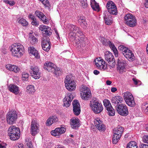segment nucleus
Masks as SVG:
<instances>
[{"instance_id": "f257e3e1", "label": "nucleus", "mask_w": 148, "mask_h": 148, "mask_svg": "<svg viewBox=\"0 0 148 148\" xmlns=\"http://www.w3.org/2000/svg\"><path fill=\"white\" fill-rule=\"evenodd\" d=\"M23 46L19 43H15L11 46L10 51L12 55L17 57H21L24 53Z\"/></svg>"}, {"instance_id": "f03ea898", "label": "nucleus", "mask_w": 148, "mask_h": 148, "mask_svg": "<svg viewBox=\"0 0 148 148\" xmlns=\"http://www.w3.org/2000/svg\"><path fill=\"white\" fill-rule=\"evenodd\" d=\"M73 39V45L76 46L80 51H82L84 49L86 46V38L83 35L80 36H76Z\"/></svg>"}, {"instance_id": "7ed1b4c3", "label": "nucleus", "mask_w": 148, "mask_h": 148, "mask_svg": "<svg viewBox=\"0 0 148 148\" xmlns=\"http://www.w3.org/2000/svg\"><path fill=\"white\" fill-rule=\"evenodd\" d=\"M8 134L10 139L11 140H17L20 136V132L19 129L15 126L12 125L8 128Z\"/></svg>"}, {"instance_id": "20e7f679", "label": "nucleus", "mask_w": 148, "mask_h": 148, "mask_svg": "<svg viewBox=\"0 0 148 148\" xmlns=\"http://www.w3.org/2000/svg\"><path fill=\"white\" fill-rule=\"evenodd\" d=\"M90 106L92 111L96 114L100 113L103 110V106L96 98H93L90 101Z\"/></svg>"}, {"instance_id": "39448f33", "label": "nucleus", "mask_w": 148, "mask_h": 148, "mask_svg": "<svg viewBox=\"0 0 148 148\" xmlns=\"http://www.w3.org/2000/svg\"><path fill=\"white\" fill-rule=\"evenodd\" d=\"M125 23L130 27H134L137 24L136 20L134 16L131 14H126L124 17Z\"/></svg>"}, {"instance_id": "423d86ee", "label": "nucleus", "mask_w": 148, "mask_h": 148, "mask_svg": "<svg viewBox=\"0 0 148 148\" xmlns=\"http://www.w3.org/2000/svg\"><path fill=\"white\" fill-rule=\"evenodd\" d=\"M123 130V127L120 126H118L115 130H114V134L112 138L113 144H116L117 143L121 136Z\"/></svg>"}, {"instance_id": "0eeeda50", "label": "nucleus", "mask_w": 148, "mask_h": 148, "mask_svg": "<svg viewBox=\"0 0 148 148\" xmlns=\"http://www.w3.org/2000/svg\"><path fill=\"white\" fill-rule=\"evenodd\" d=\"M81 97L85 100H88L92 97L91 91L89 88L84 85H82L81 89Z\"/></svg>"}, {"instance_id": "6e6552de", "label": "nucleus", "mask_w": 148, "mask_h": 148, "mask_svg": "<svg viewBox=\"0 0 148 148\" xmlns=\"http://www.w3.org/2000/svg\"><path fill=\"white\" fill-rule=\"evenodd\" d=\"M65 86L66 89L69 91H72L75 89V83L73 80L69 76L67 75L64 80Z\"/></svg>"}, {"instance_id": "1a4fd4ad", "label": "nucleus", "mask_w": 148, "mask_h": 148, "mask_svg": "<svg viewBox=\"0 0 148 148\" xmlns=\"http://www.w3.org/2000/svg\"><path fill=\"white\" fill-rule=\"evenodd\" d=\"M115 108L117 112L121 115L126 116L128 114L127 107L124 103H120L115 106Z\"/></svg>"}, {"instance_id": "9d476101", "label": "nucleus", "mask_w": 148, "mask_h": 148, "mask_svg": "<svg viewBox=\"0 0 148 148\" xmlns=\"http://www.w3.org/2000/svg\"><path fill=\"white\" fill-rule=\"evenodd\" d=\"M124 98L126 103L129 106L133 107L135 106V103L132 94L129 92L123 93Z\"/></svg>"}, {"instance_id": "9b49d317", "label": "nucleus", "mask_w": 148, "mask_h": 148, "mask_svg": "<svg viewBox=\"0 0 148 148\" xmlns=\"http://www.w3.org/2000/svg\"><path fill=\"white\" fill-rule=\"evenodd\" d=\"M105 60L108 62L109 67L111 68L114 67L116 64L115 59L112 53L110 52L107 51L105 53Z\"/></svg>"}, {"instance_id": "f8f14e48", "label": "nucleus", "mask_w": 148, "mask_h": 148, "mask_svg": "<svg viewBox=\"0 0 148 148\" xmlns=\"http://www.w3.org/2000/svg\"><path fill=\"white\" fill-rule=\"evenodd\" d=\"M17 119V115L15 111H10L7 114V122L10 125H12L15 123Z\"/></svg>"}, {"instance_id": "ddd939ff", "label": "nucleus", "mask_w": 148, "mask_h": 148, "mask_svg": "<svg viewBox=\"0 0 148 148\" xmlns=\"http://www.w3.org/2000/svg\"><path fill=\"white\" fill-rule=\"evenodd\" d=\"M126 63L125 61L118 59L116 64L117 70L120 73H123L126 71Z\"/></svg>"}, {"instance_id": "4468645a", "label": "nucleus", "mask_w": 148, "mask_h": 148, "mask_svg": "<svg viewBox=\"0 0 148 148\" xmlns=\"http://www.w3.org/2000/svg\"><path fill=\"white\" fill-rule=\"evenodd\" d=\"M95 64L98 69L104 71L108 68L105 61L101 58H98L94 60Z\"/></svg>"}, {"instance_id": "2eb2a0df", "label": "nucleus", "mask_w": 148, "mask_h": 148, "mask_svg": "<svg viewBox=\"0 0 148 148\" xmlns=\"http://www.w3.org/2000/svg\"><path fill=\"white\" fill-rule=\"evenodd\" d=\"M106 7L108 12L114 15L117 14V8L115 3L112 1H110L107 3Z\"/></svg>"}, {"instance_id": "dca6fc26", "label": "nucleus", "mask_w": 148, "mask_h": 148, "mask_svg": "<svg viewBox=\"0 0 148 148\" xmlns=\"http://www.w3.org/2000/svg\"><path fill=\"white\" fill-rule=\"evenodd\" d=\"M39 125L37 123L36 119H34L31 122V134L33 136H35L38 133L39 131Z\"/></svg>"}, {"instance_id": "f3484780", "label": "nucleus", "mask_w": 148, "mask_h": 148, "mask_svg": "<svg viewBox=\"0 0 148 148\" xmlns=\"http://www.w3.org/2000/svg\"><path fill=\"white\" fill-rule=\"evenodd\" d=\"M32 77L35 79H38L40 77V73L39 72V69L36 66H31L29 70Z\"/></svg>"}, {"instance_id": "a211bd4d", "label": "nucleus", "mask_w": 148, "mask_h": 148, "mask_svg": "<svg viewBox=\"0 0 148 148\" xmlns=\"http://www.w3.org/2000/svg\"><path fill=\"white\" fill-rule=\"evenodd\" d=\"M71 31L73 34L71 36L73 39L74 38V37L76 36H80L83 35L81 29L75 25H72Z\"/></svg>"}, {"instance_id": "6ab92c4d", "label": "nucleus", "mask_w": 148, "mask_h": 148, "mask_svg": "<svg viewBox=\"0 0 148 148\" xmlns=\"http://www.w3.org/2000/svg\"><path fill=\"white\" fill-rule=\"evenodd\" d=\"M66 131V129L63 127H57L54 130L51 131V135L54 136H59L64 134Z\"/></svg>"}, {"instance_id": "aec40b11", "label": "nucleus", "mask_w": 148, "mask_h": 148, "mask_svg": "<svg viewBox=\"0 0 148 148\" xmlns=\"http://www.w3.org/2000/svg\"><path fill=\"white\" fill-rule=\"evenodd\" d=\"M94 124L96 128L100 131H104L105 129L102 121L99 118H97L94 120Z\"/></svg>"}, {"instance_id": "412c9836", "label": "nucleus", "mask_w": 148, "mask_h": 148, "mask_svg": "<svg viewBox=\"0 0 148 148\" xmlns=\"http://www.w3.org/2000/svg\"><path fill=\"white\" fill-rule=\"evenodd\" d=\"M73 111L76 115H79L80 112V106L77 100H74L73 102Z\"/></svg>"}, {"instance_id": "4be33fe9", "label": "nucleus", "mask_w": 148, "mask_h": 148, "mask_svg": "<svg viewBox=\"0 0 148 148\" xmlns=\"http://www.w3.org/2000/svg\"><path fill=\"white\" fill-rule=\"evenodd\" d=\"M8 90L15 95H18L20 91L19 87L15 84H11L8 87Z\"/></svg>"}, {"instance_id": "5701e85b", "label": "nucleus", "mask_w": 148, "mask_h": 148, "mask_svg": "<svg viewBox=\"0 0 148 148\" xmlns=\"http://www.w3.org/2000/svg\"><path fill=\"white\" fill-rule=\"evenodd\" d=\"M35 14L38 18L41 19L43 23L45 24H47L49 23V21L43 13L38 10H37L35 12Z\"/></svg>"}, {"instance_id": "b1692460", "label": "nucleus", "mask_w": 148, "mask_h": 148, "mask_svg": "<svg viewBox=\"0 0 148 148\" xmlns=\"http://www.w3.org/2000/svg\"><path fill=\"white\" fill-rule=\"evenodd\" d=\"M77 18L78 22L80 25L83 28H86L88 25L86 21L85 17L83 16H78Z\"/></svg>"}, {"instance_id": "393cba45", "label": "nucleus", "mask_w": 148, "mask_h": 148, "mask_svg": "<svg viewBox=\"0 0 148 148\" xmlns=\"http://www.w3.org/2000/svg\"><path fill=\"white\" fill-rule=\"evenodd\" d=\"M73 99L72 95L70 94H68L63 99V106L66 107H69L71 104Z\"/></svg>"}, {"instance_id": "a878e982", "label": "nucleus", "mask_w": 148, "mask_h": 148, "mask_svg": "<svg viewBox=\"0 0 148 148\" xmlns=\"http://www.w3.org/2000/svg\"><path fill=\"white\" fill-rule=\"evenodd\" d=\"M56 66L51 62H46L44 64L43 66L44 68L46 70L49 72H51L54 70V67Z\"/></svg>"}, {"instance_id": "bb28decb", "label": "nucleus", "mask_w": 148, "mask_h": 148, "mask_svg": "<svg viewBox=\"0 0 148 148\" xmlns=\"http://www.w3.org/2000/svg\"><path fill=\"white\" fill-rule=\"evenodd\" d=\"M111 101L112 104L115 106L118 104H119V103H122L123 100L121 97L119 96H117L112 97Z\"/></svg>"}, {"instance_id": "cd10ccee", "label": "nucleus", "mask_w": 148, "mask_h": 148, "mask_svg": "<svg viewBox=\"0 0 148 148\" xmlns=\"http://www.w3.org/2000/svg\"><path fill=\"white\" fill-rule=\"evenodd\" d=\"M58 119L56 116L50 117L47 120L46 124L47 126H50L53 123H55L58 121Z\"/></svg>"}, {"instance_id": "c85d7f7f", "label": "nucleus", "mask_w": 148, "mask_h": 148, "mask_svg": "<svg viewBox=\"0 0 148 148\" xmlns=\"http://www.w3.org/2000/svg\"><path fill=\"white\" fill-rule=\"evenodd\" d=\"M28 50L29 53L33 55L36 58L38 59L40 58L38 51L33 47H30L28 48Z\"/></svg>"}, {"instance_id": "c756f323", "label": "nucleus", "mask_w": 148, "mask_h": 148, "mask_svg": "<svg viewBox=\"0 0 148 148\" xmlns=\"http://www.w3.org/2000/svg\"><path fill=\"white\" fill-rule=\"evenodd\" d=\"M104 14L105 15L103 18L106 24L108 25H111L112 23V21L111 20L110 17L108 15L109 13L106 12Z\"/></svg>"}, {"instance_id": "7c9ffc66", "label": "nucleus", "mask_w": 148, "mask_h": 148, "mask_svg": "<svg viewBox=\"0 0 148 148\" xmlns=\"http://www.w3.org/2000/svg\"><path fill=\"white\" fill-rule=\"evenodd\" d=\"M90 5L92 9L95 11L98 12L100 10L99 4L97 3L95 0H90Z\"/></svg>"}, {"instance_id": "2f4dec72", "label": "nucleus", "mask_w": 148, "mask_h": 148, "mask_svg": "<svg viewBox=\"0 0 148 148\" xmlns=\"http://www.w3.org/2000/svg\"><path fill=\"white\" fill-rule=\"evenodd\" d=\"M108 45L111 49L113 51L115 57H117L118 56V51L113 43H112L110 41L108 43Z\"/></svg>"}, {"instance_id": "473e14b6", "label": "nucleus", "mask_w": 148, "mask_h": 148, "mask_svg": "<svg viewBox=\"0 0 148 148\" xmlns=\"http://www.w3.org/2000/svg\"><path fill=\"white\" fill-rule=\"evenodd\" d=\"M35 91V87L33 85H29L26 87V92L29 94H32Z\"/></svg>"}, {"instance_id": "72a5a7b5", "label": "nucleus", "mask_w": 148, "mask_h": 148, "mask_svg": "<svg viewBox=\"0 0 148 148\" xmlns=\"http://www.w3.org/2000/svg\"><path fill=\"white\" fill-rule=\"evenodd\" d=\"M71 127L73 129H76L78 127L79 121L77 119H72L71 120Z\"/></svg>"}, {"instance_id": "f704fd0d", "label": "nucleus", "mask_w": 148, "mask_h": 148, "mask_svg": "<svg viewBox=\"0 0 148 148\" xmlns=\"http://www.w3.org/2000/svg\"><path fill=\"white\" fill-rule=\"evenodd\" d=\"M125 57L130 61H132L135 60V57L132 51H130L128 54L125 53Z\"/></svg>"}, {"instance_id": "c9c22d12", "label": "nucleus", "mask_w": 148, "mask_h": 148, "mask_svg": "<svg viewBox=\"0 0 148 148\" xmlns=\"http://www.w3.org/2000/svg\"><path fill=\"white\" fill-rule=\"evenodd\" d=\"M29 40L30 43L32 45L36 43L38 41L37 39L32 35L31 33H30L29 34Z\"/></svg>"}, {"instance_id": "e433bc0d", "label": "nucleus", "mask_w": 148, "mask_h": 148, "mask_svg": "<svg viewBox=\"0 0 148 148\" xmlns=\"http://www.w3.org/2000/svg\"><path fill=\"white\" fill-rule=\"evenodd\" d=\"M126 148H138L136 143L134 141H131L127 144Z\"/></svg>"}, {"instance_id": "4c0bfd02", "label": "nucleus", "mask_w": 148, "mask_h": 148, "mask_svg": "<svg viewBox=\"0 0 148 148\" xmlns=\"http://www.w3.org/2000/svg\"><path fill=\"white\" fill-rule=\"evenodd\" d=\"M108 112V114L110 116H113L115 114V111L114 109L112 106L106 108Z\"/></svg>"}, {"instance_id": "58836bf2", "label": "nucleus", "mask_w": 148, "mask_h": 148, "mask_svg": "<svg viewBox=\"0 0 148 148\" xmlns=\"http://www.w3.org/2000/svg\"><path fill=\"white\" fill-rule=\"evenodd\" d=\"M18 22L23 26H26L28 25V23L25 19L21 18L18 21Z\"/></svg>"}, {"instance_id": "ea45409f", "label": "nucleus", "mask_w": 148, "mask_h": 148, "mask_svg": "<svg viewBox=\"0 0 148 148\" xmlns=\"http://www.w3.org/2000/svg\"><path fill=\"white\" fill-rule=\"evenodd\" d=\"M50 29V28L49 27V28L47 29L42 32L43 34V37L46 36L45 35L50 36L52 34L51 32L49 30Z\"/></svg>"}, {"instance_id": "a19ab883", "label": "nucleus", "mask_w": 148, "mask_h": 148, "mask_svg": "<svg viewBox=\"0 0 148 148\" xmlns=\"http://www.w3.org/2000/svg\"><path fill=\"white\" fill-rule=\"evenodd\" d=\"M103 102L104 105L106 108L112 106L110 101L108 99L104 100Z\"/></svg>"}, {"instance_id": "79ce46f5", "label": "nucleus", "mask_w": 148, "mask_h": 148, "mask_svg": "<svg viewBox=\"0 0 148 148\" xmlns=\"http://www.w3.org/2000/svg\"><path fill=\"white\" fill-rule=\"evenodd\" d=\"M81 5L83 8H86L88 6L87 0H82L80 1Z\"/></svg>"}, {"instance_id": "37998d69", "label": "nucleus", "mask_w": 148, "mask_h": 148, "mask_svg": "<svg viewBox=\"0 0 148 148\" xmlns=\"http://www.w3.org/2000/svg\"><path fill=\"white\" fill-rule=\"evenodd\" d=\"M110 41L108 39H106L104 38H102L101 40V42L103 45L106 46L108 45V43Z\"/></svg>"}, {"instance_id": "c03bdc74", "label": "nucleus", "mask_w": 148, "mask_h": 148, "mask_svg": "<svg viewBox=\"0 0 148 148\" xmlns=\"http://www.w3.org/2000/svg\"><path fill=\"white\" fill-rule=\"evenodd\" d=\"M41 43L50 44L49 38L47 36H44L42 38V40ZM50 44L51 45V43Z\"/></svg>"}, {"instance_id": "a18cd8bd", "label": "nucleus", "mask_w": 148, "mask_h": 148, "mask_svg": "<svg viewBox=\"0 0 148 148\" xmlns=\"http://www.w3.org/2000/svg\"><path fill=\"white\" fill-rule=\"evenodd\" d=\"M42 2L45 7L48 8H50L51 5L48 0H44Z\"/></svg>"}, {"instance_id": "49530a36", "label": "nucleus", "mask_w": 148, "mask_h": 148, "mask_svg": "<svg viewBox=\"0 0 148 148\" xmlns=\"http://www.w3.org/2000/svg\"><path fill=\"white\" fill-rule=\"evenodd\" d=\"M54 71L51 72L53 73L56 75H59L61 73V71L59 68L57 67L56 66L54 67Z\"/></svg>"}, {"instance_id": "de8ad7c7", "label": "nucleus", "mask_w": 148, "mask_h": 148, "mask_svg": "<svg viewBox=\"0 0 148 148\" xmlns=\"http://www.w3.org/2000/svg\"><path fill=\"white\" fill-rule=\"evenodd\" d=\"M118 49L121 51L122 53H123V52L126 51V49L127 50V48L123 45H121L119 46Z\"/></svg>"}, {"instance_id": "09e8293b", "label": "nucleus", "mask_w": 148, "mask_h": 148, "mask_svg": "<svg viewBox=\"0 0 148 148\" xmlns=\"http://www.w3.org/2000/svg\"><path fill=\"white\" fill-rule=\"evenodd\" d=\"M26 140L27 148H33L31 141L28 138H26Z\"/></svg>"}, {"instance_id": "8fccbe9b", "label": "nucleus", "mask_w": 148, "mask_h": 148, "mask_svg": "<svg viewBox=\"0 0 148 148\" xmlns=\"http://www.w3.org/2000/svg\"><path fill=\"white\" fill-rule=\"evenodd\" d=\"M51 47V45L50 44H47L46 45L42 46V48L44 50L46 51H48L50 49Z\"/></svg>"}, {"instance_id": "3c124183", "label": "nucleus", "mask_w": 148, "mask_h": 148, "mask_svg": "<svg viewBox=\"0 0 148 148\" xmlns=\"http://www.w3.org/2000/svg\"><path fill=\"white\" fill-rule=\"evenodd\" d=\"M14 65L11 64H8L5 66V67L7 70L10 71H12Z\"/></svg>"}, {"instance_id": "603ef678", "label": "nucleus", "mask_w": 148, "mask_h": 148, "mask_svg": "<svg viewBox=\"0 0 148 148\" xmlns=\"http://www.w3.org/2000/svg\"><path fill=\"white\" fill-rule=\"evenodd\" d=\"M29 77L28 74L26 73H23L22 74V78L23 80H26Z\"/></svg>"}, {"instance_id": "864d4df0", "label": "nucleus", "mask_w": 148, "mask_h": 148, "mask_svg": "<svg viewBox=\"0 0 148 148\" xmlns=\"http://www.w3.org/2000/svg\"><path fill=\"white\" fill-rule=\"evenodd\" d=\"M49 27L45 25H40L39 27L41 31L43 32L47 29L49 28Z\"/></svg>"}, {"instance_id": "5fc2aeb1", "label": "nucleus", "mask_w": 148, "mask_h": 148, "mask_svg": "<svg viewBox=\"0 0 148 148\" xmlns=\"http://www.w3.org/2000/svg\"><path fill=\"white\" fill-rule=\"evenodd\" d=\"M13 70L12 71L16 73H17L19 71H20V69L18 66H16L14 65Z\"/></svg>"}, {"instance_id": "6e6d98bb", "label": "nucleus", "mask_w": 148, "mask_h": 148, "mask_svg": "<svg viewBox=\"0 0 148 148\" xmlns=\"http://www.w3.org/2000/svg\"><path fill=\"white\" fill-rule=\"evenodd\" d=\"M143 142L148 144V135H144L143 138Z\"/></svg>"}, {"instance_id": "4d7b16f0", "label": "nucleus", "mask_w": 148, "mask_h": 148, "mask_svg": "<svg viewBox=\"0 0 148 148\" xmlns=\"http://www.w3.org/2000/svg\"><path fill=\"white\" fill-rule=\"evenodd\" d=\"M14 148H24V145L22 143H19L18 145L15 146Z\"/></svg>"}, {"instance_id": "13d9d810", "label": "nucleus", "mask_w": 148, "mask_h": 148, "mask_svg": "<svg viewBox=\"0 0 148 148\" xmlns=\"http://www.w3.org/2000/svg\"><path fill=\"white\" fill-rule=\"evenodd\" d=\"M32 24L34 25L38 26L39 25V23L36 21V19L35 18L34 20H33L31 22Z\"/></svg>"}, {"instance_id": "bf43d9fd", "label": "nucleus", "mask_w": 148, "mask_h": 148, "mask_svg": "<svg viewBox=\"0 0 148 148\" xmlns=\"http://www.w3.org/2000/svg\"><path fill=\"white\" fill-rule=\"evenodd\" d=\"M132 80L134 84L136 85H137L138 84V83H140V82L139 81H138L137 79H136L135 78H133L132 79ZM140 84H139V85H140Z\"/></svg>"}, {"instance_id": "052dcab7", "label": "nucleus", "mask_w": 148, "mask_h": 148, "mask_svg": "<svg viewBox=\"0 0 148 148\" xmlns=\"http://www.w3.org/2000/svg\"><path fill=\"white\" fill-rule=\"evenodd\" d=\"M139 147L140 148H148V145L142 144Z\"/></svg>"}, {"instance_id": "680f3d73", "label": "nucleus", "mask_w": 148, "mask_h": 148, "mask_svg": "<svg viewBox=\"0 0 148 148\" xmlns=\"http://www.w3.org/2000/svg\"><path fill=\"white\" fill-rule=\"evenodd\" d=\"M130 51H132L131 50H130L129 49L127 48V50L126 49V51H125L124 52H123V54L125 57V53L127 54H129V52H130Z\"/></svg>"}, {"instance_id": "e2e57ef3", "label": "nucleus", "mask_w": 148, "mask_h": 148, "mask_svg": "<svg viewBox=\"0 0 148 148\" xmlns=\"http://www.w3.org/2000/svg\"><path fill=\"white\" fill-rule=\"evenodd\" d=\"M28 17L29 18H31V19L32 20H34L36 18L34 16V15H32L31 14H29L28 16Z\"/></svg>"}, {"instance_id": "0e129e2a", "label": "nucleus", "mask_w": 148, "mask_h": 148, "mask_svg": "<svg viewBox=\"0 0 148 148\" xmlns=\"http://www.w3.org/2000/svg\"><path fill=\"white\" fill-rule=\"evenodd\" d=\"M15 3L14 1H9L8 2V4L11 6H13L15 5Z\"/></svg>"}, {"instance_id": "69168bd1", "label": "nucleus", "mask_w": 148, "mask_h": 148, "mask_svg": "<svg viewBox=\"0 0 148 148\" xmlns=\"http://www.w3.org/2000/svg\"><path fill=\"white\" fill-rule=\"evenodd\" d=\"M117 90V88L115 87H112L111 89V91L112 92H115Z\"/></svg>"}, {"instance_id": "338daca9", "label": "nucleus", "mask_w": 148, "mask_h": 148, "mask_svg": "<svg viewBox=\"0 0 148 148\" xmlns=\"http://www.w3.org/2000/svg\"><path fill=\"white\" fill-rule=\"evenodd\" d=\"M144 112L146 114H148V106L146 107Z\"/></svg>"}, {"instance_id": "774afa93", "label": "nucleus", "mask_w": 148, "mask_h": 148, "mask_svg": "<svg viewBox=\"0 0 148 148\" xmlns=\"http://www.w3.org/2000/svg\"><path fill=\"white\" fill-rule=\"evenodd\" d=\"M145 5L146 8H148V0H145Z\"/></svg>"}]
</instances>
